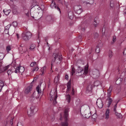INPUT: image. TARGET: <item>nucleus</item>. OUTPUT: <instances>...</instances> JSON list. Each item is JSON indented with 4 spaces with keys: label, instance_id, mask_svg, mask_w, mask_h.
I'll use <instances>...</instances> for the list:
<instances>
[{
    "label": "nucleus",
    "instance_id": "5fc2aeb1",
    "mask_svg": "<svg viewBox=\"0 0 126 126\" xmlns=\"http://www.w3.org/2000/svg\"><path fill=\"white\" fill-rule=\"evenodd\" d=\"M65 79H68V75H66L65 76Z\"/></svg>",
    "mask_w": 126,
    "mask_h": 126
},
{
    "label": "nucleus",
    "instance_id": "49530a36",
    "mask_svg": "<svg viewBox=\"0 0 126 126\" xmlns=\"http://www.w3.org/2000/svg\"><path fill=\"white\" fill-rule=\"evenodd\" d=\"M34 7L35 8H36L39 10L40 9V8L39 7L38 5H35L33 6V7Z\"/></svg>",
    "mask_w": 126,
    "mask_h": 126
},
{
    "label": "nucleus",
    "instance_id": "2eb2a0df",
    "mask_svg": "<svg viewBox=\"0 0 126 126\" xmlns=\"http://www.w3.org/2000/svg\"><path fill=\"white\" fill-rule=\"evenodd\" d=\"M110 112V110L109 109H107L105 113V119L106 120L108 119L109 118V113Z\"/></svg>",
    "mask_w": 126,
    "mask_h": 126
},
{
    "label": "nucleus",
    "instance_id": "09e8293b",
    "mask_svg": "<svg viewBox=\"0 0 126 126\" xmlns=\"http://www.w3.org/2000/svg\"><path fill=\"white\" fill-rule=\"evenodd\" d=\"M71 81L70 80L67 83V86L71 87Z\"/></svg>",
    "mask_w": 126,
    "mask_h": 126
},
{
    "label": "nucleus",
    "instance_id": "1a4fd4ad",
    "mask_svg": "<svg viewBox=\"0 0 126 126\" xmlns=\"http://www.w3.org/2000/svg\"><path fill=\"white\" fill-rule=\"evenodd\" d=\"M93 87V84H90L87 86L86 89V93H91L92 92V90Z\"/></svg>",
    "mask_w": 126,
    "mask_h": 126
},
{
    "label": "nucleus",
    "instance_id": "b1692460",
    "mask_svg": "<svg viewBox=\"0 0 126 126\" xmlns=\"http://www.w3.org/2000/svg\"><path fill=\"white\" fill-rule=\"evenodd\" d=\"M36 47V45L34 44H32L30 46V49L31 51H33V50Z\"/></svg>",
    "mask_w": 126,
    "mask_h": 126
},
{
    "label": "nucleus",
    "instance_id": "ea45409f",
    "mask_svg": "<svg viewBox=\"0 0 126 126\" xmlns=\"http://www.w3.org/2000/svg\"><path fill=\"white\" fill-rule=\"evenodd\" d=\"M11 50V47L10 46H8L6 47V50L8 52Z\"/></svg>",
    "mask_w": 126,
    "mask_h": 126
},
{
    "label": "nucleus",
    "instance_id": "0e129e2a",
    "mask_svg": "<svg viewBox=\"0 0 126 126\" xmlns=\"http://www.w3.org/2000/svg\"><path fill=\"white\" fill-rule=\"evenodd\" d=\"M124 13L125 14H126V8L124 10Z\"/></svg>",
    "mask_w": 126,
    "mask_h": 126
},
{
    "label": "nucleus",
    "instance_id": "3c124183",
    "mask_svg": "<svg viewBox=\"0 0 126 126\" xmlns=\"http://www.w3.org/2000/svg\"><path fill=\"white\" fill-rule=\"evenodd\" d=\"M71 94L72 95H74V90L73 88H72Z\"/></svg>",
    "mask_w": 126,
    "mask_h": 126
},
{
    "label": "nucleus",
    "instance_id": "7c9ffc66",
    "mask_svg": "<svg viewBox=\"0 0 126 126\" xmlns=\"http://www.w3.org/2000/svg\"><path fill=\"white\" fill-rule=\"evenodd\" d=\"M99 44H98L96 46V48L95 49V52L97 53H99L100 51L99 46Z\"/></svg>",
    "mask_w": 126,
    "mask_h": 126
},
{
    "label": "nucleus",
    "instance_id": "bf43d9fd",
    "mask_svg": "<svg viewBox=\"0 0 126 126\" xmlns=\"http://www.w3.org/2000/svg\"><path fill=\"white\" fill-rule=\"evenodd\" d=\"M62 115L61 114L60 115V120H62Z\"/></svg>",
    "mask_w": 126,
    "mask_h": 126
},
{
    "label": "nucleus",
    "instance_id": "37998d69",
    "mask_svg": "<svg viewBox=\"0 0 126 126\" xmlns=\"http://www.w3.org/2000/svg\"><path fill=\"white\" fill-rule=\"evenodd\" d=\"M94 25L95 27V25H97L98 24V23L97 22L96 19L95 18L94 19Z\"/></svg>",
    "mask_w": 126,
    "mask_h": 126
},
{
    "label": "nucleus",
    "instance_id": "6e6d98bb",
    "mask_svg": "<svg viewBox=\"0 0 126 126\" xmlns=\"http://www.w3.org/2000/svg\"><path fill=\"white\" fill-rule=\"evenodd\" d=\"M13 119H11L10 120V124L12 125L13 124Z\"/></svg>",
    "mask_w": 126,
    "mask_h": 126
},
{
    "label": "nucleus",
    "instance_id": "bb28decb",
    "mask_svg": "<svg viewBox=\"0 0 126 126\" xmlns=\"http://www.w3.org/2000/svg\"><path fill=\"white\" fill-rule=\"evenodd\" d=\"M12 12L13 14H17L18 13L17 9L15 8H13Z\"/></svg>",
    "mask_w": 126,
    "mask_h": 126
},
{
    "label": "nucleus",
    "instance_id": "f8f14e48",
    "mask_svg": "<svg viewBox=\"0 0 126 126\" xmlns=\"http://www.w3.org/2000/svg\"><path fill=\"white\" fill-rule=\"evenodd\" d=\"M96 103L97 105L99 108L101 109L103 107V104L101 100L97 99L96 102Z\"/></svg>",
    "mask_w": 126,
    "mask_h": 126
},
{
    "label": "nucleus",
    "instance_id": "473e14b6",
    "mask_svg": "<svg viewBox=\"0 0 126 126\" xmlns=\"http://www.w3.org/2000/svg\"><path fill=\"white\" fill-rule=\"evenodd\" d=\"M115 113L116 116L118 118H120L122 117V116L120 113L117 112H115Z\"/></svg>",
    "mask_w": 126,
    "mask_h": 126
},
{
    "label": "nucleus",
    "instance_id": "13d9d810",
    "mask_svg": "<svg viewBox=\"0 0 126 126\" xmlns=\"http://www.w3.org/2000/svg\"><path fill=\"white\" fill-rule=\"evenodd\" d=\"M23 9L24 10H25L27 9L26 6L25 5L23 7Z\"/></svg>",
    "mask_w": 126,
    "mask_h": 126
},
{
    "label": "nucleus",
    "instance_id": "c85d7f7f",
    "mask_svg": "<svg viewBox=\"0 0 126 126\" xmlns=\"http://www.w3.org/2000/svg\"><path fill=\"white\" fill-rule=\"evenodd\" d=\"M17 25V23L16 22L14 21L13 22L12 24L10 25V26H12L14 27L15 28L16 27Z\"/></svg>",
    "mask_w": 126,
    "mask_h": 126
},
{
    "label": "nucleus",
    "instance_id": "f3484780",
    "mask_svg": "<svg viewBox=\"0 0 126 126\" xmlns=\"http://www.w3.org/2000/svg\"><path fill=\"white\" fill-rule=\"evenodd\" d=\"M14 67H12L11 68L9 69L7 71L8 76H11V74L14 72Z\"/></svg>",
    "mask_w": 126,
    "mask_h": 126
},
{
    "label": "nucleus",
    "instance_id": "79ce46f5",
    "mask_svg": "<svg viewBox=\"0 0 126 126\" xmlns=\"http://www.w3.org/2000/svg\"><path fill=\"white\" fill-rule=\"evenodd\" d=\"M36 63L35 62H33L31 63L30 64V66L31 67H33L35 66V65H36Z\"/></svg>",
    "mask_w": 126,
    "mask_h": 126
},
{
    "label": "nucleus",
    "instance_id": "a211bd4d",
    "mask_svg": "<svg viewBox=\"0 0 126 126\" xmlns=\"http://www.w3.org/2000/svg\"><path fill=\"white\" fill-rule=\"evenodd\" d=\"M68 16L70 19H72L73 17V14L72 12L71 11H70L68 13Z\"/></svg>",
    "mask_w": 126,
    "mask_h": 126
},
{
    "label": "nucleus",
    "instance_id": "9d476101",
    "mask_svg": "<svg viewBox=\"0 0 126 126\" xmlns=\"http://www.w3.org/2000/svg\"><path fill=\"white\" fill-rule=\"evenodd\" d=\"M1 62H0V73L7 70L9 68V66L7 65L5 66H1Z\"/></svg>",
    "mask_w": 126,
    "mask_h": 126
},
{
    "label": "nucleus",
    "instance_id": "58836bf2",
    "mask_svg": "<svg viewBox=\"0 0 126 126\" xmlns=\"http://www.w3.org/2000/svg\"><path fill=\"white\" fill-rule=\"evenodd\" d=\"M112 87L111 86H110L109 89L108 90L107 93H111L112 90Z\"/></svg>",
    "mask_w": 126,
    "mask_h": 126
},
{
    "label": "nucleus",
    "instance_id": "c756f323",
    "mask_svg": "<svg viewBox=\"0 0 126 126\" xmlns=\"http://www.w3.org/2000/svg\"><path fill=\"white\" fill-rule=\"evenodd\" d=\"M66 99L67 100L68 102V103H69L70 101L71 97L70 95L68 94V95H67L66 96Z\"/></svg>",
    "mask_w": 126,
    "mask_h": 126
},
{
    "label": "nucleus",
    "instance_id": "39448f33",
    "mask_svg": "<svg viewBox=\"0 0 126 126\" xmlns=\"http://www.w3.org/2000/svg\"><path fill=\"white\" fill-rule=\"evenodd\" d=\"M38 110L37 108L35 106H32L30 108V110L28 111V115L30 116L33 115Z\"/></svg>",
    "mask_w": 126,
    "mask_h": 126
},
{
    "label": "nucleus",
    "instance_id": "7ed1b4c3",
    "mask_svg": "<svg viewBox=\"0 0 126 126\" xmlns=\"http://www.w3.org/2000/svg\"><path fill=\"white\" fill-rule=\"evenodd\" d=\"M60 53H53V55L54 57V60H52L51 61V65H53V63L55 62L56 63H60L62 59V57L60 56Z\"/></svg>",
    "mask_w": 126,
    "mask_h": 126
},
{
    "label": "nucleus",
    "instance_id": "72a5a7b5",
    "mask_svg": "<svg viewBox=\"0 0 126 126\" xmlns=\"http://www.w3.org/2000/svg\"><path fill=\"white\" fill-rule=\"evenodd\" d=\"M39 69V68L37 66H36L35 67H34L32 69V72H33L34 71H37Z\"/></svg>",
    "mask_w": 126,
    "mask_h": 126
},
{
    "label": "nucleus",
    "instance_id": "393cba45",
    "mask_svg": "<svg viewBox=\"0 0 126 126\" xmlns=\"http://www.w3.org/2000/svg\"><path fill=\"white\" fill-rule=\"evenodd\" d=\"M101 84L100 82L98 80L95 81L94 83V86H97L99 85H100Z\"/></svg>",
    "mask_w": 126,
    "mask_h": 126
},
{
    "label": "nucleus",
    "instance_id": "aec40b11",
    "mask_svg": "<svg viewBox=\"0 0 126 126\" xmlns=\"http://www.w3.org/2000/svg\"><path fill=\"white\" fill-rule=\"evenodd\" d=\"M122 79L121 78H119L116 81V83L117 84H120L121 83Z\"/></svg>",
    "mask_w": 126,
    "mask_h": 126
},
{
    "label": "nucleus",
    "instance_id": "4d7b16f0",
    "mask_svg": "<svg viewBox=\"0 0 126 126\" xmlns=\"http://www.w3.org/2000/svg\"><path fill=\"white\" fill-rule=\"evenodd\" d=\"M67 91H69V89L70 88V87L67 86Z\"/></svg>",
    "mask_w": 126,
    "mask_h": 126
},
{
    "label": "nucleus",
    "instance_id": "4c0bfd02",
    "mask_svg": "<svg viewBox=\"0 0 126 126\" xmlns=\"http://www.w3.org/2000/svg\"><path fill=\"white\" fill-rule=\"evenodd\" d=\"M59 78L58 76L55 77L54 80V82L55 83H56L58 81Z\"/></svg>",
    "mask_w": 126,
    "mask_h": 126
},
{
    "label": "nucleus",
    "instance_id": "a878e982",
    "mask_svg": "<svg viewBox=\"0 0 126 126\" xmlns=\"http://www.w3.org/2000/svg\"><path fill=\"white\" fill-rule=\"evenodd\" d=\"M57 97V94H56L53 99V105H55L57 103V102L56 101V99Z\"/></svg>",
    "mask_w": 126,
    "mask_h": 126
},
{
    "label": "nucleus",
    "instance_id": "4be33fe9",
    "mask_svg": "<svg viewBox=\"0 0 126 126\" xmlns=\"http://www.w3.org/2000/svg\"><path fill=\"white\" fill-rule=\"evenodd\" d=\"M10 10H7L6 9L3 10V12L6 15H8L11 12Z\"/></svg>",
    "mask_w": 126,
    "mask_h": 126
},
{
    "label": "nucleus",
    "instance_id": "a19ab883",
    "mask_svg": "<svg viewBox=\"0 0 126 126\" xmlns=\"http://www.w3.org/2000/svg\"><path fill=\"white\" fill-rule=\"evenodd\" d=\"M94 37L95 38H97L98 36V34L97 32H94Z\"/></svg>",
    "mask_w": 126,
    "mask_h": 126
},
{
    "label": "nucleus",
    "instance_id": "423d86ee",
    "mask_svg": "<svg viewBox=\"0 0 126 126\" xmlns=\"http://www.w3.org/2000/svg\"><path fill=\"white\" fill-rule=\"evenodd\" d=\"M53 17L50 15L47 16L45 19V23L47 24L52 23L53 21Z\"/></svg>",
    "mask_w": 126,
    "mask_h": 126
},
{
    "label": "nucleus",
    "instance_id": "412c9836",
    "mask_svg": "<svg viewBox=\"0 0 126 126\" xmlns=\"http://www.w3.org/2000/svg\"><path fill=\"white\" fill-rule=\"evenodd\" d=\"M4 85V82L3 81L0 80V92Z\"/></svg>",
    "mask_w": 126,
    "mask_h": 126
},
{
    "label": "nucleus",
    "instance_id": "dca6fc26",
    "mask_svg": "<svg viewBox=\"0 0 126 126\" xmlns=\"http://www.w3.org/2000/svg\"><path fill=\"white\" fill-rule=\"evenodd\" d=\"M14 67V72L16 73H22L23 71V70L22 71H20V66H17L15 68V67L14 66L13 67Z\"/></svg>",
    "mask_w": 126,
    "mask_h": 126
},
{
    "label": "nucleus",
    "instance_id": "4468645a",
    "mask_svg": "<svg viewBox=\"0 0 126 126\" xmlns=\"http://www.w3.org/2000/svg\"><path fill=\"white\" fill-rule=\"evenodd\" d=\"M82 115H84L85 117L86 118H88L91 115V114L89 113V111H88L87 110H85L84 111L83 114Z\"/></svg>",
    "mask_w": 126,
    "mask_h": 126
},
{
    "label": "nucleus",
    "instance_id": "603ef678",
    "mask_svg": "<svg viewBox=\"0 0 126 126\" xmlns=\"http://www.w3.org/2000/svg\"><path fill=\"white\" fill-rule=\"evenodd\" d=\"M17 126H23V125L21 123H17Z\"/></svg>",
    "mask_w": 126,
    "mask_h": 126
},
{
    "label": "nucleus",
    "instance_id": "20e7f679",
    "mask_svg": "<svg viewBox=\"0 0 126 126\" xmlns=\"http://www.w3.org/2000/svg\"><path fill=\"white\" fill-rule=\"evenodd\" d=\"M32 36L31 33L29 31H25L21 34L22 38L25 41H27L31 38Z\"/></svg>",
    "mask_w": 126,
    "mask_h": 126
},
{
    "label": "nucleus",
    "instance_id": "f257e3e1",
    "mask_svg": "<svg viewBox=\"0 0 126 126\" xmlns=\"http://www.w3.org/2000/svg\"><path fill=\"white\" fill-rule=\"evenodd\" d=\"M88 72V67L87 68L85 67V68L83 69L80 66H78V68L75 71V69L74 67H72L71 72V75H73L76 73V74L79 73V75L81 76L83 74L86 75Z\"/></svg>",
    "mask_w": 126,
    "mask_h": 126
},
{
    "label": "nucleus",
    "instance_id": "69168bd1",
    "mask_svg": "<svg viewBox=\"0 0 126 126\" xmlns=\"http://www.w3.org/2000/svg\"><path fill=\"white\" fill-rule=\"evenodd\" d=\"M82 30L83 31H84L85 30V29L84 28H82Z\"/></svg>",
    "mask_w": 126,
    "mask_h": 126
},
{
    "label": "nucleus",
    "instance_id": "c9c22d12",
    "mask_svg": "<svg viewBox=\"0 0 126 126\" xmlns=\"http://www.w3.org/2000/svg\"><path fill=\"white\" fill-rule=\"evenodd\" d=\"M114 6V2L112 0L110 1V6L111 8H112Z\"/></svg>",
    "mask_w": 126,
    "mask_h": 126
},
{
    "label": "nucleus",
    "instance_id": "f704fd0d",
    "mask_svg": "<svg viewBox=\"0 0 126 126\" xmlns=\"http://www.w3.org/2000/svg\"><path fill=\"white\" fill-rule=\"evenodd\" d=\"M4 55L2 53H0V60H2L4 58Z\"/></svg>",
    "mask_w": 126,
    "mask_h": 126
},
{
    "label": "nucleus",
    "instance_id": "8fccbe9b",
    "mask_svg": "<svg viewBox=\"0 0 126 126\" xmlns=\"http://www.w3.org/2000/svg\"><path fill=\"white\" fill-rule=\"evenodd\" d=\"M20 66V68H19V69H20V71H22V70H23L22 72H23L24 71V68L22 67H21V66Z\"/></svg>",
    "mask_w": 126,
    "mask_h": 126
},
{
    "label": "nucleus",
    "instance_id": "052dcab7",
    "mask_svg": "<svg viewBox=\"0 0 126 126\" xmlns=\"http://www.w3.org/2000/svg\"><path fill=\"white\" fill-rule=\"evenodd\" d=\"M53 99V97H52V96H51V98L50 99V100L52 101Z\"/></svg>",
    "mask_w": 126,
    "mask_h": 126
},
{
    "label": "nucleus",
    "instance_id": "338daca9",
    "mask_svg": "<svg viewBox=\"0 0 126 126\" xmlns=\"http://www.w3.org/2000/svg\"><path fill=\"white\" fill-rule=\"evenodd\" d=\"M102 66L101 67V68L100 69H102Z\"/></svg>",
    "mask_w": 126,
    "mask_h": 126
},
{
    "label": "nucleus",
    "instance_id": "2f4dec72",
    "mask_svg": "<svg viewBox=\"0 0 126 126\" xmlns=\"http://www.w3.org/2000/svg\"><path fill=\"white\" fill-rule=\"evenodd\" d=\"M116 40V36H114L112 37V41L111 42V44H113L114 43Z\"/></svg>",
    "mask_w": 126,
    "mask_h": 126
},
{
    "label": "nucleus",
    "instance_id": "a18cd8bd",
    "mask_svg": "<svg viewBox=\"0 0 126 126\" xmlns=\"http://www.w3.org/2000/svg\"><path fill=\"white\" fill-rule=\"evenodd\" d=\"M111 95V93H107V97L109 99L110 98V96Z\"/></svg>",
    "mask_w": 126,
    "mask_h": 126
},
{
    "label": "nucleus",
    "instance_id": "5701e85b",
    "mask_svg": "<svg viewBox=\"0 0 126 126\" xmlns=\"http://www.w3.org/2000/svg\"><path fill=\"white\" fill-rule=\"evenodd\" d=\"M107 100L108 101V104H107V107L109 108L111 104V103L112 101V100L111 98H109L107 99Z\"/></svg>",
    "mask_w": 126,
    "mask_h": 126
},
{
    "label": "nucleus",
    "instance_id": "e433bc0d",
    "mask_svg": "<svg viewBox=\"0 0 126 126\" xmlns=\"http://www.w3.org/2000/svg\"><path fill=\"white\" fill-rule=\"evenodd\" d=\"M112 56L113 54L112 52L110 50L109 51V57L110 58H111L112 57Z\"/></svg>",
    "mask_w": 126,
    "mask_h": 126
},
{
    "label": "nucleus",
    "instance_id": "de8ad7c7",
    "mask_svg": "<svg viewBox=\"0 0 126 126\" xmlns=\"http://www.w3.org/2000/svg\"><path fill=\"white\" fill-rule=\"evenodd\" d=\"M96 114H94L92 116V117L93 119H95L96 117Z\"/></svg>",
    "mask_w": 126,
    "mask_h": 126
},
{
    "label": "nucleus",
    "instance_id": "6ab92c4d",
    "mask_svg": "<svg viewBox=\"0 0 126 126\" xmlns=\"http://www.w3.org/2000/svg\"><path fill=\"white\" fill-rule=\"evenodd\" d=\"M41 86V84L38 85L36 88V90L38 94H39L41 93V90H40Z\"/></svg>",
    "mask_w": 126,
    "mask_h": 126
},
{
    "label": "nucleus",
    "instance_id": "f03ea898",
    "mask_svg": "<svg viewBox=\"0 0 126 126\" xmlns=\"http://www.w3.org/2000/svg\"><path fill=\"white\" fill-rule=\"evenodd\" d=\"M69 111V108H67L65 109L63 116V118L64 120V122L62 123V126H68V112Z\"/></svg>",
    "mask_w": 126,
    "mask_h": 126
},
{
    "label": "nucleus",
    "instance_id": "774afa93",
    "mask_svg": "<svg viewBox=\"0 0 126 126\" xmlns=\"http://www.w3.org/2000/svg\"><path fill=\"white\" fill-rule=\"evenodd\" d=\"M21 49V47H19V49Z\"/></svg>",
    "mask_w": 126,
    "mask_h": 126
},
{
    "label": "nucleus",
    "instance_id": "864d4df0",
    "mask_svg": "<svg viewBox=\"0 0 126 126\" xmlns=\"http://www.w3.org/2000/svg\"><path fill=\"white\" fill-rule=\"evenodd\" d=\"M123 53L124 55L126 54V48H125L124 49V52H123Z\"/></svg>",
    "mask_w": 126,
    "mask_h": 126
},
{
    "label": "nucleus",
    "instance_id": "0eeeda50",
    "mask_svg": "<svg viewBox=\"0 0 126 126\" xmlns=\"http://www.w3.org/2000/svg\"><path fill=\"white\" fill-rule=\"evenodd\" d=\"M74 10L76 13L79 14L82 11L81 7L80 5H76L74 7Z\"/></svg>",
    "mask_w": 126,
    "mask_h": 126
},
{
    "label": "nucleus",
    "instance_id": "c03bdc74",
    "mask_svg": "<svg viewBox=\"0 0 126 126\" xmlns=\"http://www.w3.org/2000/svg\"><path fill=\"white\" fill-rule=\"evenodd\" d=\"M118 103V102L117 103L115 104V105L114 106V109H113V111L114 112H116V109L117 108V104Z\"/></svg>",
    "mask_w": 126,
    "mask_h": 126
},
{
    "label": "nucleus",
    "instance_id": "ddd939ff",
    "mask_svg": "<svg viewBox=\"0 0 126 126\" xmlns=\"http://www.w3.org/2000/svg\"><path fill=\"white\" fill-rule=\"evenodd\" d=\"M32 89V85H30L28 87H27L25 91V93L26 94L29 93L30 92H30L31 91Z\"/></svg>",
    "mask_w": 126,
    "mask_h": 126
},
{
    "label": "nucleus",
    "instance_id": "cd10ccee",
    "mask_svg": "<svg viewBox=\"0 0 126 126\" xmlns=\"http://www.w3.org/2000/svg\"><path fill=\"white\" fill-rule=\"evenodd\" d=\"M46 67L45 66H44L41 68V71L42 73L41 75H43V74L44 73H45L46 71Z\"/></svg>",
    "mask_w": 126,
    "mask_h": 126
},
{
    "label": "nucleus",
    "instance_id": "680f3d73",
    "mask_svg": "<svg viewBox=\"0 0 126 126\" xmlns=\"http://www.w3.org/2000/svg\"><path fill=\"white\" fill-rule=\"evenodd\" d=\"M124 82L126 84V77L125 78Z\"/></svg>",
    "mask_w": 126,
    "mask_h": 126
},
{
    "label": "nucleus",
    "instance_id": "6e6552de",
    "mask_svg": "<svg viewBox=\"0 0 126 126\" xmlns=\"http://www.w3.org/2000/svg\"><path fill=\"white\" fill-rule=\"evenodd\" d=\"M50 6L52 8H55L56 9L58 10V11L60 12V13H61V11L60 8L58 6H57V5H56V4L54 1H52V3L50 5Z\"/></svg>",
    "mask_w": 126,
    "mask_h": 126
},
{
    "label": "nucleus",
    "instance_id": "e2e57ef3",
    "mask_svg": "<svg viewBox=\"0 0 126 126\" xmlns=\"http://www.w3.org/2000/svg\"><path fill=\"white\" fill-rule=\"evenodd\" d=\"M16 36H17V38H19V35L18 34H17Z\"/></svg>",
    "mask_w": 126,
    "mask_h": 126
},
{
    "label": "nucleus",
    "instance_id": "9b49d317",
    "mask_svg": "<svg viewBox=\"0 0 126 126\" xmlns=\"http://www.w3.org/2000/svg\"><path fill=\"white\" fill-rule=\"evenodd\" d=\"M93 74L94 78H97L100 76L99 71L96 69L93 72Z\"/></svg>",
    "mask_w": 126,
    "mask_h": 126
}]
</instances>
